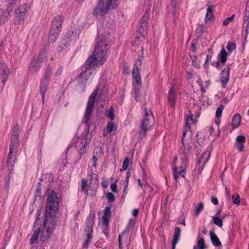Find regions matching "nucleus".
Returning <instances> with one entry per match:
<instances>
[{
	"label": "nucleus",
	"instance_id": "obj_1",
	"mask_svg": "<svg viewBox=\"0 0 249 249\" xmlns=\"http://www.w3.org/2000/svg\"><path fill=\"white\" fill-rule=\"evenodd\" d=\"M59 201L56 193L51 190L47 196L45 217L43 227L40 229V237L42 241L50 238V234L55 228L56 214L58 211Z\"/></svg>",
	"mask_w": 249,
	"mask_h": 249
},
{
	"label": "nucleus",
	"instance_id": "obj_2",
	"mask_svg": "<svg viewBox=\"0 0 249 249\" xmlns=\"http://www.w3.org/2000/svg\"><path fill=\"white\" fill-rule=\"evenodd\" d=\"M109 48L106 37L99 35L92 54L86 61L87 68H93L95 66L102 65L106 61L107 52Z\"/></svg>",
	"mask_w": 249,
	"mask_h": 249
},
{
	"label": "nucleus",
	"instance_id": "obj_3",
	"mask_svg": "<svg viewBox=\"0 0 249 249\" xmlns=\"http://www.w3.org/2000/svg\"><path fill=\"white\" fill-rule=\"evenodd\" d=\"M19 126L18 124L14 126L12 131L11 142L9 146V152L8 154L6 165L8 170L11 172L13 169L15 162V157L17 154L19 145Z\"/></svg>",
	"mask_w": 249,
	"mask_h": 249
},
{
	"label": "nucleus",
	"instance_id": "obj_4",
	"mask_svg": "<svg viewBox=\"0 0 249 249\" xmlns=\"http://www.w3.org/2000/svg\"><path fill=\"white\" fill-rule=\"evenodd\" d=\"M62 21L63 18L60 16L53 18L48 36V41L50 43H53L57 39L61 30Z\"/></svg>",
	"mask_w": 249,
	"mask_h": 249
},
{
	"label": "nucleus",
	"instance_id": "obj_5",
	"mask_svg": "<svg viewBox=\"0 0 249 249\" xmlns=\"http://www.w3.org/2000/svg\"><path fill=\"white\" fill-rule=\"evenodd\" d=\"M47 57V53L45 50L41 51L38 55L34 56L28 66L29 72L32 73L38 71Z\"/></svg>",
	"mask_w": 249,
	"mask_h": 249
},
{
	"label": "nucleus",
	"instance_id": "obj_6",
	"mask_svg": "<svg viewBox=\"0 0 249 249\" xmlns=\"http://www.w3.org/2000/svg\"><path fill=\"white\" fill-rule=\"evenodd\" d=\"M118 0H107L104 3V0H100L98 6L93 10V15L98 17L99 14L105 16L110 8H114L117 6Z\"/></svg>",
	"mask_w": 249,
	"mask_h": 249
},
{
	"label": "nucleus",
	"instance_id": "obj_7",
	"mask_svg": "<svg viewBox=\"0 0 249 249\" xmlns=\"http://www.w3.org/2000/svg\"><path fill=\"white\" fill-rule=\"evenodd\" d=\"M154 118L151 111L145 108V113L143 120L141 124V130L139 132V138L142 139L145 135L147 131L153 125Z\"/></svg>",
	"mask_w": 249,
	"mask_h": 249
},
{
	"label": "nucleus",
	"instance_id": "obj_8",
	"mask_svg": "<svg viewBox=\"0 0 249 249\" xmlns=\"http://www.w3.org/2000/svg\"><path fill=\"white\" fill-rule=\"evenodd\" d=\"M98 93V90L97 89H96L94 90V91L89 97L85 115L82 120V122L83 123L87 124L88 121L90 120L91 114L93 111V106L95 102V99Z\"/></svg>",
	"mask_w": 249,
	"mask_h": 249
},
{
	"label": "nucleus",
	"instance_id": "obj_9",
	"mask_svg": "<svg viewBox=\"0 0 249 249\" xmlns=\"http://www.w3.org/2000/svg\"><path fill=\"white\" fill-rule=\"evenodd\" d=\"M27 4H23L15 10L13 18L14 24H18L24 22L27 14Z\"/></svg>",
	"mask_w": 249,
	"mask_h": 249
},
{
	"label": "nucleus",
	"instance_id": "obj_10",
	"mask_svg": "<svg viewBox=\"0 0 249 249\" xmlns=\"http://www.w3.org/2000/svg\"><path fill=\"white\" fill-rule=\"evenodd\" d=\"M142 59L143 57H139L133 68L132 75L133 77V84L134 87L142 86L140 69L142 65Z\"/></svg>",
	"mask_w": 249,
	"mask_h": 249
},
{
	"label": "nucleus",
	"instance_id": "obj_11",
	"mask_svg": "<svg viewBox=\"0 0 249 249\" xmlns=\"http://www.w3.org/2000/svg\"><path fill=\"white\" fill-rule=\"evenodd\" d=\"M92 68H87V64L85 66V70L79 75L77 78L78 86L80 88L81 91H84L87 81L92 74L90 70Z\"/></svg>",
	"mask_w": 249,
	"mask_h": 249
},
{
	"label": "nucleus",
	"instance_id": "obj_12",
	"mask_svg": "<svg viewBox=\"0 0 249 249\" xmlns=\"http://www.w3.org/2000/svg\"><path fill=\"white\" fill-rule=\"evenodd\" d=\"M73 31H68L65 35L63 38L60 42V47L62 49H65L70 46V44L73 39L72 35Z\"/></svg>",
	"mask_w": 249,
	"mask_h": 249
},
{
	"label": "nucleus",
	"instance_id": "obj_13",
	"mask_svg": "<svg viewBox=\"0 0 249 249\" xmlns=\"http://www.w3.org/2000/svg\"><path fill=\"white\" fill-rule=\"evenodd\" d=\"M9 69L5 64L2 62H0V78L4 85L8 79L9 74Z\"/></svg>",
	"mask_w": 249,
	"mask_h": 249
},
{
	"label": "nucleus",
	"instance_id": "obj_14",
	"mask_svg": "<svg viewBox=\"0 0 249 249\" xmlns=\"http://www.w3.org/2000/svg\"><path fill=\"white\" fill-rule=\"evenodd\" d=\"M191 146L189 145L187 147H186L184 143L182 144V146L180 148L179 150V154L182 156L181 158V160H182V164L184 166H186L187 164L188 161V155L189 154V151Z\"/></svg>",
	"mask_w": 249,
	"mask_h": 249
},
{
	"label": "nucleus",
	"instance_id": "obj_15",
	"mask_svg": "<svg viewBox=\"0 0 249 249\" xmlns=\"http://www.w3.org/2000/svg\"><path fill=\"white\" fill-rule=\"evenodd\" d=\"M185 167L182 164L181 166L179 168V171H178V169L176 165L174 163L172 164V168L173 169L174 177L175 180L177 181L179 177H185Z\"/></svg>",
	"mask_w": 249,
	"mask_h": 249
},
{
	"label": "nucleus",
	"instance_id": "obj_16",
	"mask_svg": "<svg viewBox=\"0 0 249 249\" xmlns=\"http://www.w3.org/2000/svg\"><path fill=\"white\" fill-rule=\"evenodd\" d=\"M49 82V79H46L43 77H42L40 81V92L42 95V100L43 101V103H44V102L45 94L47 90Z\"/></svg>",
	"mask_w": 249,
	"mask_h": 249
},
{
	"label": "nucleus",
	"instance_id": "obj_17",
	"mask_svg": "<svg viewBox=\"0 0 249 249\" xmlns=\"http://www.w3.org/2000/svg\"><path fill=\"white\" fill-rule=\"evenodd\" d=\"M112 205L110 204L109 206L106 207L104 210V213L102 216L104 225L108 227L109 226V219L111 217V207Z\"/></svg>",
	"mask_w": 249,
	"mask_h": 249
},
{
	"label": "nucleus",
	"instance_id": "obj_18",
	"mask_svg": "<svg viewBox=\"0 0 249 249\" xmlns=\"http://www.w3.org/2000/svg\"><path fill=\"white\" fill-rule=\"evenodd\" d=\"M235 147L239 152H243L244 149V144L246 142V138L244 135L238 136L236 138Z\"/></svg>",
	"mask_w": 249,
	"mask_h": 249
},
{
	"label": "nucleus",
	"instance_id": "obj_19",
	"mask_svg": "<svg viewBox=\"0 0 249 249\" xmlns=\"http://www.w3.org/2000/svg\"><path fill=\"white\" fill-rule=\"evenodd\" d=\"M229 68L227 67L225 68L221 72L220 79L221 84L223 88H225L226 85L229 80Z\"/></svg>",
	"mask_w": 249,
	"mask_h": 249
},
{
	"label": "nucleus",
	"instance_id": "obj_20",
	"mask_svg": "<svg viewBox=\"0 0 249 249\" xmlns=\"http://www.w3.org/2000/svg\"><path fill=\"white\" fill-rule=\"evenodd\" d=\"M94 214L90 213L87 218V225L85 227V231L93 232V226L94 224Z\"/></svg>",
	"mask_w": 249,
	"mask_h": 249
},
{
	"label": "nucleus",
	"instance_id": "obj_21",
	"mask_svg": "<svg viewBox=\"0 0 249 249\" xmlns=\"http://www.w3.org/2000/svg\"><path fill=\"white\" fill-rule=\"evenodd\" d=\"M86 124V134L84 136L82 141L83 142V144H86V145H88L92 137L91 133H90V124H89V120L88 121V123H84Z\"/></svg>",
	"mask_w": 249,
	"mask_h": 249
},
{
	"label": "nucleus",
	"instance_id": "obj_22",
	"mask_svg": "<svg viewBox=\"0 0 249 249\" xmlns=\"http://www.w3.org/2000/svg\"><path fill=\"white\" fill-rule=\"evenodd\" d=\"M185 115L186 116L185 125L188 129H190V124L194 123L197 122V119H194L193 111L189 110L187 112H186Z\"/></svg>",
	"mask_w": 249,
	"mask_h": 249
},
{
	"label": "nucleus",
	"instance_id": "obj_23",
	"mask_svg": "<svg viewBox=\"0 0 249 249\" xmlns=\"http://www.w3.org/2000/svg\"><path fill=\"white\" fill-rule=\"evenodd\" d=\"M180 234H181L180 229L178 227H176L175 229V231H174V238H173V239L172 241V243L173 249H175L176 245L179 240Z\"/></svg>",
	"mask_w": 249,
	"mask_h": 249
},
{
	"label": "nucleus",
	"instance_id": "obj_24",
	"mask_svg": "<svg viewBox=\"0 0 249 249\" xmlns=\"http://www.w3.org/2000/svg\"><path fill=\"white\" fill-rule=\"evenodd\" d=\"M176 98V93L173 87L172 89H170L168 94V101L170 102L171 107L172 108H174L175 107Z\"/></svg>",
	"mask_w": 249,
	"mask_h": 249
},
{
	"label": "nucleus",
	"instance_id": "obj_25",
	"mask_svg": "<svg viewBox=\"0 0 249 249\" xmlns=\"http://www.w3.org/2000/svg\"><path fill=\"white\" fill-rule=\"evenodd\" d=\"M54 65L48 64L45 68L44 72L42 77L50 80L52 75V71Z\"/></svg>",
	"mask_w": 249,
	"mask_h": 249
},
{
	"label": "nucleus",
	"instance_id": "obj_26",
	"mask_svg": "<svg viewBox=\"0 0 249 249\" xmlns=\"http://www.w3.org/2000/svg\"><path fill=\"white\" fill-rule=\"evenodd\" d=\"M228 53L224 48H222L220 52L217 55V59L222 63V65H224L227 59Z\"/></svg>",
	"mask_w": 249,
	"mask_h": 249
},
{
	"label": "nucleus",
	"instance_id": "obj_27",
	"mask_svg": "<svg viewBox=\"0 0 249 249\" xmlns=\"http://www.w3.org/2000/svg\"><path fill=\"white\" fill-rule=\"evenodd\" d=\"M210 235L212 244L213 246L215 247H219L221 246V243L220 241L213 231H210Z\"/></svg>",
	"mask_w": 249,
	"mask_h": 249
},
{
	"label": "nucleus",
	"instance_id": "obj_28",
	"mask_svg": "<svg viewBox=\"0 0 249 249\" xmlns=\"http://www.w3.org/2000/svg\"><path fill=\"white\" fill-rule=\"evenodd\" d=\"M212 150V148L211 147H209L208 148L207 150H206L205 152L203 153L201 158L204 160V163H203V165L201 168V169H202L204 168L205 164L210 159V156H211V151Z\"/></svg>",
	"mask_w": 249,
	"mask_h": 249
},
{
	"label": "nucleus",
	"instance_id": "obj_29",
	"mask_svg": "<svg viewBox=\"0 0 249 249\" xmlns=\"http://www.w3.org/2000/svg\"><path fill=\"white\" fill-rule=\"evenodd\" d=\"M87 238L83 245V248L87 249L89 245L91 243V241L92 238L93 232L85 231Z\"/></svg>",
	"mask_w": 249,
	"mask_h": 249
},
{
	"label": "nucleus",
	"instance_id": "obj_30",
	"mask_svg": "<svg viewBox=\"0 0 249 249\" xmlns=\"http://www.w3.org/2000/svg\"><path fill=\"white\" fill-rule=\"evenodd\" d=\"M40 231V228L36 227V229H34V233L30 239V243L31 244H34L37 240Z\"/></svg>",
	"mask_w": 249,
	"mask_h": 249
},
{
	"label": "nucleus",
	"instance_id": "obj_31",
	"mask_svg": "<svg viewBox=\"0 0 249 249\" xmlns=\"http://www.w3.org/2000/svg\"><path fill=\"white\" fill-rule=\"evenodd\" d=\"M148 30V22H141V26L139 29V33L142 36L147 33Z\"/></svg>",
	"mask_w": 249,
	"mask_h": 249
},
{
	"label": "nucleus",
	"instance_id": "obj_32",
	"mask_svg": "<svg viewBox=\"0 0 249 249\" xmlns=\"http://www.w3.org/2000/svg\"><path fill=\"white\" fill-rule=\"evenodd\" d=\"M213 12L211 7L209 6L207 10V13L205 18V22L210 21L213 18Z\"/></svg>",
	"mask_w": 249,
	"mask_h": 249
},
{
	"label": "nucleus",
	"instance_id": "obj_33",
	"mask_svg": "<svg viewBox=\"0 0 249 249\" xmlns=\"http://www.w3.org/2000/svg\"><path fill=\"white\" fill-rule=\"evenodd\" d=\"M7 18L6 13L3 10H0V26L3 24Z\"/></svg>",
	"mask_w": 249,
	"mask_h": 249
},
{
	"label": "nucleus",
	"instance_id": "obj_34",
	"mask_svg": "<svg viewBox=\"0 0 249 249\" xmlns=\"http://www.w3.org/2000/svg\"><path fill=\"white\" fill-rule=\"evenodd\" d=\"M41 188L42 184L41 183L38 182L36 185V189L35 191V196L36 197L37 196H41Z\"/></svg>",
	"mask_w": 249,
	"mask_h": 249
},
{
	"label": "nucleus",
	"instance_id": "obj_35",
	"mask_svg": "<svg viewBox=\"0 0 249 249\" xmlns=\"http://www.w3.org/2000/svg\"><path fill=\"white\" fill-rule=\"evenodd\" d=\"M205 29H206V27L205 25H204L203 24H200L197 27V29L196 30V33L198 35L200 36L204 33Z\"/></svg>",
	"mask_w": 249,
	"mask_h": 249
},
{
	"label": "nucleus",
	"instance_id": "obj_36",
	"mask_svg": "<svg viewBox=\"0 0 249 249\" xmlns=\"http://www.w3.org/2000/svg\"><path fill=\"white\" fill-rule=\"evenodd\" d=\"M224 108V106H223L222 105H220L217 108L216 112H215V117H216V118H217V119L221 117Z\"/></svg>",
	"mask_w": 249,
	"mask_h": 249
},
{
	"label": "nucleus",
	"instance_id": "obj_37",
	"mask_svg": "<svg viewBox=\"0 0 249 249\" xmlns=\"http://www.w3.org/2000/svg\"><path fill=\"white\" fill-rule=\"evenodd\" d=\"M241 120V117L239 114L234 115V128L238 127L240 125Z\"/></svg>",
	"mask_w": 249,
	"mask_h": 249
},
{
	"label": "nucleus",
	"instance_id": "obj_38",
	"mask_svg": "<svg viewBox=\"0 0 249 249\" xmlns=\"http://www.w3.org/2000/svg\"><path fill=\"white\" fill-rule=\"evenodd\" d=\"M234 204H241L243 206L246 205V203L244 201H241L239 196L238 194L234 195Z\"/></svg>",
	"mask_w": 249,
	"mask_h": 249
},
{
	"label": "nucleus",
	"instance_id": "obj_39",
	"mask_svg": "<svg viewBox=\"0 0 249 249\" xmlns=\"http://www.w3.org/2000/svg\"><path fill=\"white\" fill-rule=\"evenodd\" d=\"M213 222L219 227H222L223 226L222 220L216 216L213 217Z\"/></svg>",
	"mask_w": 249,
	"mask_h": 249
},
{
	"label": "nucleus",
	"instance_id": "obj_40",
	"mask_svg": "<svg viewBox=\"0 0 249 249\" xmlns=\"http://www.w3.org/2000/svg\"><path fill=\"white\" fill-rule=\"evenodd\" d=\"M82 146L80 149L79 150L78 153L80 155V159L81 158L82 155L85 154L87 151V146L86 144H83V142H81Z\"/></svg>",
	"mask_w": 249,
	"mask_h": 249
},
{
	"label": "nucleus",
	"instance_id": "obj_41",
	"mask_svg": "<svg viewBox=\"0 0 249 249\" xmlns=\"http://www.w3.org/2000/svg\"><path fill=\"white\" fill-rule=\"evenodd\" d=\"M107 116L111 121L114 119V113L112 107H110L107 112Z\"/></svg>",
	"mask_w": 249,
	"mask_h": 249
},
{
	"label": "nucleus",
	"instance_id": "obj_42",
	"mask_svg": "<svg viewBox=\"0 0 249 249\" xmlns=\"http://www.w3.org/2000/svg\"><path fill=\"white\" fill-rule=\"evenodd\" d=\"M114 123L112 121H110L107 124L106 126V131L107 133H110L114 128Z\"/></svg>",
	"mask_w": 249,
	"mask_h": 249
},
{
	"label": "nucleus",
	"instance_id": "obj_43",
	"mask_svg": "<svg viewBox=\"0 0 249 249\" xmlns=\"http://www.w3.org/2000/svg\"><path fill=\"white\" fill-rule=\"evenodd\" d=\"M128 163H129L128 158L127 157H126L124 160V161L123 162V165H122V169H121V172L127 169V168H128Z\"/></svg>",
	"mask_w": 249,
	"mask_h": 249
},
{
	"label": "nucleus",
	"instance_id": "obj_44",
	"mask_svg": "<svg viewBox=\"0 0 249 249\" xmlns=\"http://www.w3.org/2000/svg\"><path fill=\"white\" fill-rule=\"evenodd\" d=\"M102 154V148L100 147H96L94 149V155L100 158Z\"/></svg>",
	"mask_w": 249,
	"mask_h": 249
},
{
	"label": "nucleus",
	"instance_id": "obj_45",
	"mask_svg": "<svg viewBox=\"0 0 249 249\" xmlns=\"http://www.w3.org/2000/svg\"><path fill=\"white\" fill-rule=\"evenodd\" d=\"M244 26L246 28V31L249 29V16L246 17V14L244 17Z\"/></svg>",
	"mask_w": 249,
	"mask_h": 249
},
{
	"label": "nucleus",
	"instance_id": "obj_46",
	"mask_svg": "<svg viewBox=\"0 0 249 249\" xmlns=\"http://www.w3.org/2000/svg\"><path fill=\"white\" fill-rule=\"evenodd\" d=\"M204 204L202 202L198 204L197 207L196 209V213L198 215L203 210Z\"/></svg>",
	"mask_w": 249,
	"mask_h": 249
},
{
	"label": "nucleus",
	"instance_id": "obj_47",
	"mask_svg": "<svg viewBox=\"0 0 249 249\" xmlns=\"http://www.w3.org/2000/svg\"><path fill=\"white\" fill-rule=\"evenodd\" d=\"M197 246L200 249H204L205 243L203 238H200L197 242Z\"/></svg>",
	"mask_w": 249,
	"mask_h": 249
},
{
	"label": "nucleus",
	"instance_id": "obj_48",
	"mask_svg": "<svg viewBox=\"0 0 249 249\" xmlns=\"http://www.w3.org/2000/svg\"><path fill=\"white\" fill-rule=\"evenodd\" d=\"M233 20V14H232L231 17H228L225 19L223 22V25L224 26L227 25L229 22Z\"/></svg>",
	"mask_w": 249,
	"mask_h": 249
},
{
	"label": "nucleus",
	"instance_id": "obj_49",
	"mask_svg": "<svg viewBox=\"0 0 249 249\" xmlns=\"http://www.w3.org/2000/svg\"><path fill=\"white\" fill-rule=\"evenodd\" d=\"M106 197L108 200L110 201L111 202H113L115 201V196L112 193L108 192L106 194Z\"/></svg>",
	"mask_w": 249,
	"mask_h": 249
},
{
	"label": "nucleus",
	"instance_id": "obj_50",
	"mask_svg": "<svg viewBox=\"0 0 249 249\" xmlns=\"http://www.w3.org/2000/svg\"><path fill=\"white\" fill-rule=\"evenodd\" d=\"M212 65L218 69H220L224 66L222 65V63L218 60L216 62H213Z\"/></svg>",
	"mask_w": 249,
	"mask_h": 249
},
{
	"label": "nucleus",
	"instance_id": "obj_51",
	"mask_svg": "<svg viewBox=\"0 0 249 249\" xmlns=\"http://www.w3.org/2000/svg\"><path fill=\"white\" fill-rule=\"evenodd\" d=\"M91 182L93 180L97 181L98 179V175L93 172L90 173L89 175Z\"/></svg>",
	"mask_w": 249,
	"mask_h": 249
},
{
	"label": "nucleus",
	"instance_id": "obj_52",
	"mask_svg": "<svg viewBox=\"0 0 249 249\" xmlns=\"http://www.w3.org/2000/svg\"><path fill=\"white\" fill-rule=\"evenodd\" d=\"M149 18V14L147 12L145 13L141 19V22H148Z\"/></svg>",
	"mask_w": 249,
	"mask_h": 249
},
{
	"label": "nucleus",
	"instance_id": "obj_53",
	"mask_svg": "<svg viewBox=\"0 0 249 249\" xmlns=\"http://www.w3.org/2000/svg\"><path fill=\"white\" fill-rule=\"evenodd\" d=\"M88 186L87 181L85 179L82 180V183L81 185V189L82 191H85Z\"/></svg>",
	"mask_w": 249,
	"mask_h": 249
},
{
	"label": "nucleus",
	"instance_id": "obj_54",
	"mask_svg": "<svg viewBox=\"0 0 249 249\" xmlns=\"http://www.w3.org/2000/svg\"><path fill=\"white\" fill-rule=\"evenodd\" d=\"M63 67L62 66H60L57 69L56 72H55V76H60L63 71Z\"/></svg>",
	"mask_w": 249,
	"mask_h": 249
},
{
	"label": "nucleus",
	"instance_id": "obj_55",
	"mask_svg": "<svg viewBox=\"0 0 249 249\" xmlns=\"http://www.w3.org/2000/svg\"><path fill=\"white\" fill-rule=\"evenodd\" d=\"M226 48L229 52L231 53L233 50V42L229 41Z\"/></svg>",
	"mask_w": 249,
	"mask_h": 249
},
{
	"label": "nucleus",
	"instance_id": "obj_56",
	"mask_svg": "<svg viewBox=\"0 0 249 249\" xmlns=\"http://www.w3.org/2000/svg\"><path fill=\"white\" fill-rule=\"evenodd\" d=\"M171 6L174 10L172 11V14L175 15V9L177 6V0H171Z\"/></svg>",
	"mask_w": 249,
	"mask_h": 249
},
{
	"label": "nucleus",
	"instance_id": "obj_57",
	"mask_svg": "<svg viewBox=\"0 0 249 249\" xmlns=\"http://www.w3.org/2000/svg\"><path fill=\"white\" fill-rule=\"evenodd\" d=\"M212 53H212L211 54H208L207 55L206 60L205 64H204V67L206 68V67L208 66L207 63L211 61V59H212Z\"/></svg>",
	"mask_w": 249,
	"mask_h": 249
},
{
	"label": "nucleus",
	"instance_id": "obj_58",
	"mask_svg": "<svg viewBox=\"0 0 249 249\" xmlns=\"http://www.w3.org/2000/svg\"><path fill=\"white\" fill-rule=\"evenodd\" d=\"M190 129H188L187 128V127L186 126V125H185V128L183 130V134H182V139H181V142L182 144H183V141H184V137H185L186 135V133Z\"/></svg>",
	"mask_w": 249,
	"mask_h": 249
},
{
	"label": "nucleus",
	"instance_id": "obj_59",
	"mask_svg": "<svg viewBox=\"0 0 249 249\" xmlns=\"http://www.w3.org/2000/svg\"><path fill=\"white\" fill-rule=\"evenodd\" d=\"M111 191L113 192H116L117 191V186L116 183H112L110 185Z\"/></svg>",
	"mask_w": 249,
	"mask_h": 249
},
{
	"label": "nucleus",
	"instance_id": "obj_60",
	"mask_svg": "<svg viewBox=\"0 0 249 249\" xmlns=\"http://www.w3.org/2000/svg\"><path fill=\"white\" fill-rule=\"evenodd\" d=\"M98 158H99L96 156L95 155H93L92 160L93 162L92 166L94 167H96V162H97Z\"/></svg>",
	"mask_w": 249,
	"mask_h": 249
},
{
	"label": "nucleus",
	"instance_id": "obj_61",
	"mask_svg": "<svg viewBox=\"0 0 249 249\" xmlns=\"http://www.w3.org/2000/svg\"><path fill=\"white\" fill-rule=\"evenodd\" d=\"M40 215V212H39V211H38V213H37V214L36 216V221L35 222V225H34V229H36V225L38 224V223L37 221L39 219Z\"/></svg>",
	"mask_w": 249,
	"mask_h": 249
},
{
	"label": "nucleus",
	"instance_id": "obj_62",
	"mask_svg": "<svg viewBox=\"0 0 249 249\" xmlns=\"http://www.w3.org/2000/svg\"><path fill=\"white\" fill-rule=\"evenodd\" d=\"M134 87H135V90H134L135 94H140L141 89L142 88V86Z\"/></svg>",
	"mask_w": 249,
	"mask_h": 249
},
{
	"label": "nucleus",
	"instance_id": "obj_63",
	"mask_svg": "<svg viewBox=\"0 0 249 249\" xmlns=\"http://www.w3.org/2000/svg\"><path fill=\"white\" fill-rule=\"evenodd\" d=\"M200 108H197V109L195 110V113H196V115H195V119H197V118H198L200 115Z\"/></svg>",
	"mask_w": 249,
	"mask_h": 249
},
{
	"label": "nucleus",
	"instance_id": "obj_64",
	"mask_svg": "<svg viewBox=\"0 0 249 249\" xmlns=\"http://www.w3.org/2000/svg\"><path fill=\"white\" fill-rule=\"evenodd\" d=\"M245 14H246V17L249 16V0L247 2Z\"/></svg>",
	"mask_w": 249,
	"mask_h": 249
}]
</instances>
